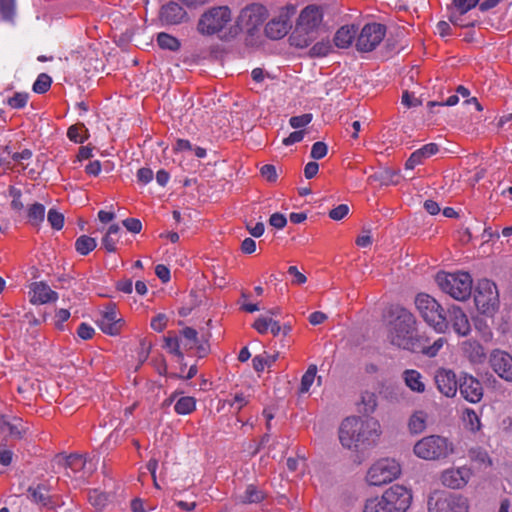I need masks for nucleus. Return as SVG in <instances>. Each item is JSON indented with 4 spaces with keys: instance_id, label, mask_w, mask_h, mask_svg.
Instances as JSON below:
<instances>
[{
    "instance_id": "1",
    "label": "nucleus",
    "mask_w": 512,
    "mask_h": 512,
    "mask_svg": "<svg viewBox=\"0 0 512 512\" xmlns=\"http://www.w3.org/2000/svg\"><path fill=\"white\" fill-rule=\"evenodd\" d=\"M381 434L379 421L372 417H347L339 427L340 443L350 450L358 451L375 446Z\"/></svg>"
},
{
    "instance_id": "2",
    "label": "nucleus",
    "mask_w": 512,
    "mask_h": 512,
    "mask_svg": "<svg viewBox=\"0 0 512 512\" xmlns=\"http://www.w3.org/2000/svg\"><path fill=\"white\" fill-rule=\"evenodd\" d=\"M392 315L393 319L388 326V339L391 344L406 350H417L420 345L417 339L415 316L405 308H396Z\"/></svg>"
},
{
    "instance_id": "3",
    "label": "nucleus",
    "mask_w": 512,
    "mask_h": 512,
    "mask_svg": "<svg viewBox=\"0 0 512 512\" xmlns=\"http://www.w3.org/2000/svg\"><path fill=\"white\" fill-rule=\"evenodd\" d=\"M413 499L412 491L407 487L394 484L381 496L368 498L362 512H407Z\"/></svg>"
},
{
    "instance_id": "4",
    "label": "nucleus",
    "mask_w": 512,
    "mask_h": 512,
    "mask_svg": "<svg viewBox=\"0 0 512 512\" xmlns=\"http://www.w3.org/2000/svg\"><path fill=\"white\" fill-rule=\"evenodd\" d=\"M323 21L320 7L309 5L304 8L298 18L296 28L289 40L298 48L308 47L318 36Z\"/></svg>"
},
{
    "instance_id": "5",
    "label": "nucleus",
    "mask_w": 512,
    "mask_h": 512,
    "mask_svg": "<svg viewBox=\"0 0 512 512\" xmlns=\"http://www.w3.org/2000/svg\"><path fill=\"white\" fill-rule=\"evenodd\" d=\"M416 457L425 461H440L455 453V445L441 435H429L418 440L413 446Z\"/></svg>"
},
{
    "instance_id": "6",
    "label": "nucleus",
    "mask_w": 512,
    "mask_h": 512,
    "mask_svg": "<svg viewBox=\"0 0 512 512\" xmlns=\"http://www.w3.org/2000/svg\"><path fill=\"white\" fill-rule=\"evenodd\" d=\"M415 306L423 320L436 332L445 333L448 330L444 309L433 297L419 293L415 297Z\"/></svg>"
},
{
    "instance_id": "7",
    "label": "nucleus",
    "mask_w": 512,
    "mask_h": 512,
    "mask_svg": "<svg viewBox=\"0 0 512 512\" xmlns=\"http://www.w3.org/2000/svg\"><path fill=\"white\" fill-rule=\"evenodd\" d=\"M436 282L444 293L456 300L464 301L471 295L472 279L466 272L438 273Z\"/></svg>"
},
{
    "instance_id": "8",
    "label": "nucleus",
    "mask_w": 512,
    "mask_h": 512,
    "mask_svg": "<svg viewBox=\"0 0 512 512\" xmlns=\"http://www.w3.org/2000/svg\"><path fill=\"white\" fill-rule=\"evenodd\" d=\"M232 21L228 6H217L204 12L198 21V31L202 35H214L223 32Z\"/></svg>"
},
{
    "instance_id": "9",
    "label": "nucleus",
    "mask_w": 512,
    "mask_h": 512,
    "mask_svg": "<svg viewBox=\"0 0 512 512\" xmlns=\"http://www.w3.org/2000/svg\"><path fill=\"white\" fill-rule=\"evenodd\" d=\"M428 512H469L468 499L460 494L435 491L427 501Z\"/></svg>"
},
{
    "instance_id": "10",
    "label": "nucleus",
    "mask_w": 512,
    "mask_h": 512,
    "mask_svg": "<svg viewBox=\"0 0 512 512\" xmlns=\"http://www.w3.org/2000/svg\"><path fill=\"white\" fill-rule=\"evenodd\" d=\"M401 474V465L391 458L376 461L367 471L366 480L369 485L381 486L397 479Z\"/></svg>"
},
{
    "instance_id": "11",
    "label": "nucleus",
    "mask_w": 512,
    "mask_h": 512,
    "mask_svg": "<svg viewBox=\"0 0 512 512\" xmlns=\"http://www.w3.org/2000/svg\"><path fill=\"white\" fill-rule=\"evenodd\" d=\"M386 34V27L380 23L366 24L356 42V47L361 52L374 50L383 40Z\"/></svg>"
},
{
    "instance_id": "12",
    "label": "nucleus",
    "mask_w": 512,
    "mask_h": 512,
    "mask_svg": "<svg viewBox=\"0 0 512 512\" xmlns=\"http://www.w3.org/2000/svg\"><path fill=\"white\" fill-rule=\"evenodd\" d=\"M267 9L261 4H252L244 8L239 16L238 25L248 34L254 32L263 24L267 18Z\"/></svg>"
},
{
    "instance_id": "13",
    "label": "nucleus",
    "mask_w": 512,
    "mask_h": 512,
    "mask_svg": "<svg viewBox=\"0 0 512 512\" xmlns=\"http://www.w3.org/2000/svg\"><path fill=\"white\" fill-rule=\"evenodd\" d=\"M498 290L496 284L488 279L478 281L474 300L478 309L487 312L498 303Z\"/></svg>"
},
{
    "instance_id": "14",
    "label": "nucleus",
    "mask_w": 512,
    "mask_h": 512,
    "mask_svg": "<svg viewBox=\"0 0 512 512\" xmlns=\"http://www.w3.org/2000/svg\"><path fill=\"white\" fill-rule=\"evenodd\" d=\"M458 389L460 395L468 402L479 403L484 395L482 383L474 376L463 373L459 378Z\"/></svg>"
},
{
    "instance_id": "15",
    "label": "nucleus",
    "mask_w": 512,
    "mask_h": 512,
    "mask_svg": "<svg viewBox=\"0 0 512 512\" xmlns=\"http://www.w3.org/2000/svg\"><path fill=\"white\" fill-rule=\"evenodd\" d=\"M472 476V471L466 466L452 467L441 473V483L450 489H462L467 485Z\"/></svg>"
},
{
    "instance_id": "16",
    "label": "nucleus",
    "mask_w": 512,
    "mask_h": 512,
    "mask_svg": "<svg viewBox=\"0 0 512 512\" xmlns=\"http://www.w3.org/2000/svg\"><path fill=\"white\" fill-rule=\"evenodd\" d=\"M490 363L493 371L502 379L512 382V357L500 350L492 352Z\"/></svg>"
},
{
    "instance_id": "17",
    "label": "nucleus",
    "mask_w": 512,
    "mask_h": 512,
    "mask_svg": "<svg viewBox=\"0 0 512 512\" xmlns=\"http://www.w3.org/2000/svg\"><path fill=\"white\" fill-rule=\"evenodd\" d=\"M437 389L446 397L452 398L458 391L459 380L452 370L439 369L435 374Z\"/></svg>"
},
{
    "instance_id": "18",
    "label": "nucleus",
    "mask_w": 512,
    "mask_h": 512,
    "mask_svg": "<svg viewBox=\"0 0 512 512\" xmlns=\"http://www.w3.org/2000/svg\"><path fill=\"white\" fill-rule=\"evenodd\" d=\"M98 325L105 334L116 336L120 334L124 326V320L118 317L115 308L111 307L107 308V310L102 314L98 321Z\"/></svg>"
},
{
    "instance_id": "19",
    "label": "nucleus",
    "mask_w": 512,
    "mask_h": 512,
    "mask_svg": "<svg viewBox=\"0 0 512 512\" xmlns=\"http://www.w3.org/2000/svg\"><path fill=\"white\" fill-rule=\"evenodd\" d=\"M447 320L448 325L451 324L454 332L461 337H466L471 332V325L468 320L467 315L463 312V310L457 306H452L448 310Z\"/></svg>"
},
{
    "instance_id": "20",
    "label": "nucleus",
    "mask_w": 512,
    "mask_h": 512,
    "mask_svg": "<svg viewBox=\"0 0 512 512\" xmlns=\"http://www.w3.org/2000/svg\"><path fill=\"white\" fill-rule=\"evenodd\" d=\"M30 302L32 304H46L58 299L57 292L53 291L44 282H34L30 286Z\"/></svg>"
},
{
    "instance_id": "21",
    "label": "nucleus",
    "mask_w": 512,
    "mask_h": 512,
    "mask_svg": "<svg viewBox=\"0 0 512 512\" xmlns=\"http://www.w3.org/2000/svg\"><path fill=\"white\" fill-rule=\"evenodd\" d=\"M67 468L71 469L74 473H79V478L89 477L96 469L95 463L88 460L85 456L79 454H71L66 459Z\"/></svg>"
},
{
    "instance_id": "22",
    "label": "nucleus",
    "mask_w": 512,
    "mask_h": 512,
    "mask_svg": "<svg viewBox=\"0 0 512 512\" xmlns=\"http://www.w3.org/2000/svg\"><path fill=\"white\" fill-rule=\"evenodd\" d=\"M439 147L435 143H429L414 151L405 163V169L412 170L421 164L425 159L435 155Z\"/></svg>"
},
{
    "instance_id": "23",
    "label": "nucleus",
    "mask_w": 512,
    "mask_h": 512,
    "mask_svg": "<svg viewBox=\"0 0 512 512\" xmlns=\"http://www.w3.org/2000/svg\"><path fill=\"white\" fill-rule=\"evenodd\" d=\"M291 28V24L285 16L274 18L265 26L267 37L273 40L283 38Z\"/></svg>"
},
{
    "instance_id": "24",
    "label": "nucleus",
    "mask_w": 512,
    "mask_h": 512,
    "mask_svg": "<svg viewBox=\"0 0 512 512\" xmlns=\"http://www.w3.org/2000/svg\"><path fill=\"white\" fill-rule=\"evenodd\" d=\"M460 348L471 363H482L486 358L484 348L476 340H465L461 343Z\"/></svg>"
},
{
    "instance_id": "25",
    "label": "nucleus",
    "mask_w": 512,
    "mask_h": 512,
    "mask_svg": "<svg viewBox=\"0 0 512 512\" xmlns=\"http://www.w3.org/2000/svg\"><path fill=\"white\" fill-rule=\"evenodd\" d=\"M186 15V11L175 2H169L161 9V19L167 24H179Z\"/></svg>"
},
{
    "instance_id": "26",
    "label": "nucleus",
    "mask_w": 512,
    "mask_h": 512,
    "mask_svg": "<svg viewBox=\"0 0 512 512\" xmlns=\"http://www.w3.org/2000/svg\"><path fill=\"white\" fill-rule=\"evenodd\" d=\"M0 430L2 433L16 439H20L27 431V427L20 418H12L11 420L2 419L0 421Z\"/></svg>"
},
{
    "instance_id": "27",
    "label": "nucleus",
    "mask_w": 512,
    "mask_h": 512,
    "mask_svg": "<svg viewBox=\"0 0 512 512\" xmlns=\"http://www.w3.org/2000/svg\"><path fill=\"white\" fill-rule=\"evenodd\" d=\"M357 29L354 25L339 28L334 36L335 46L341 49L348 48L354 41Z\"/></svg>"
},
{
    "instance_id": "28",
    "label": "nucleus",
    "mask_w": 512,
    "mask_h": 512,
    "mask_svg": "<svg viewBox=\"0 0 512 512\" xmlns=\"http://www.w3.org/2000/svg\"><path fill=\"white\" fill-rule=\"evenodd\" d=\"M267 494L259 487L250 484L245 488V491L238 496V500L243 504H256L265 500Z\"/></svg>"
},
{
    "instance_id": "29",
    "label": "nucleus",
    "mask_w": 512,
    "mask_h": 512,
    "mask_svg": "<svg viewBox=\"0 0 512 512\" xmlns=\"http://www.w3.org/2000/svg\"><path fill=\"white\" fill-rule=\"evenodd\" d=\"M403 378L407 387L417 393L425 391V383L423 382L422 375L413 369H408L403 372Z\"/></svg>"
},
{
    "instance_id": "30",
    "label": "nucleus",
    "mask_w": 512,
    "mask_h": 512,
    "mask_svg": "<svg viewBox=\"0 0 512 512\" xmlns=\"http://www.w3.org/2000/svg\"><path fill=\"white\" fill-rule=\"evenodd\" d=\"M121 228L118 224H112L102 239V245L108 252L116 251V244L120 239Z\"/></svg>"
},
{
    "instance_id": "31",
    "label": "nucleus",
    "mask_w": 512,
    "mask_h": 512,
    "mask_svg": "<svg viewBox=\"0 0 512 512\" xmlns=\"http://www.w3.org/2000/svg\"><path fill=\"white\" fill-rule=\"evenodd\" d=\"M45 217V207L43 204L34 203L27 210L28 223L34 227H38Z\"/></svg>"
},
{
    "instance_id": "32",
    "label": "nucleus",
    "mask_w": 512,
    "mask_h": 512,
    "mask_svg": "<svg viewBox=\"0 0 512 512\" xmlns=\"http://www.w3.org/2000/svg\"><path fill=\"white\" fill-rule=\"evenodd\" d=\"M377 407V396L373 392L365 391L361 394L359 411L364 414H371Z\"/></svg>"
},
{
    "instance_id": "33",
    "label": "nucleus",
    "mask_w": 512,
    "mask_h": 512,
    "mask_svg": "<svg viewBox=\"0 0 512 512\" xmlns=\"http://www.w3.org/2000/svg\"><path fill=\"white\" fill-rule=\"evenodd\" d=\"M427 414L423 411H416L409 419V430L411 433L419 434L426 428Z\"/></svg>"
},
{
    "instance_id": "34",
    "label": "nucleus",
    "mask_w": 512,
    "mask_h": 512,
    "mask_svg": "<svg viewBox=\"0 0 512 512\" xmlns=\"http://www.w3.org/2000/svg\"><path fill=\"white\" fill-rule=\"evenodd\" d=\"M196 409V400L191 396H184L177 400L174 410L179 415H187Z\"/></svg>"
},
{
    "instance_id": "35",
    "label": "nucleus",
    "mask_w": 512,
    "mask_h": 512,
    "mask_svg": "<svg viewBox=\"0 0 512 512\" xmlns=\"http://www.w3.org/2000/svg\"><path fill=\"white\" fill-rule=\"evenodd\" d=\"M97 246L96 240L87 235H82L76 239L75 249L81 255H87Z\"/></svg>"
},
{
    "instance_id": "36",
    "label": "nucleus",
    "mask_w": 512,
    "mask_h": 512,
    "mask_svg": "<svg viewBox=\"0 0 512 512\" xmlns=\"http://www.w3.org/2000/svg\"><path fill=\"white\" fill-rule=\"evenodd\" d=\"M87 128L84 124L79 123L69 127L67 131L68 138L75 143H83L87 139Z\"/></svg>"
},
{
    "instance_id": "37",
    "label": "nucleus",
    "mask_w": 512,
    "mask_h": 512,
    "mask_svg": "<svg viewBox=\"0 0 512 512\" xmlns=\"http://www.w3.org/2000/svg\"><path fill=\"white\" fill-rule=\"evenodd\" d=\"M278 354L268 355L266 353L262 355H257L253 358V368L257 372H262L265 367H270L277 360Z\"/></svg>"
},
{
    "instance_id": "38",
    "label": "nucleus",
    "mask_w": 512,
    "mask_h": 512,
    "mask_svg": "<svg viewBox=\"0 0 512 512\" xmlns=\"http://www.w3.org/2000/svg\"><path fill=\"white\" fill-rule=\"evenodd\" d=\"M317 374V366L311 364L301 378L300 393H307L312 386Z\"/></svg>"
},
{
    "instance_id": "39",
    "label": "nucleus",
    "mask_w": 512,
    "mask_h": 512,
    "mask_svg": "<svg viewBox=\"0 0 512 512\" xmlns=\"http://www.w3.org/2000/svg\"><path fill=\"white\" fill-rule=\"evenodd\" d=\"M332 51V44L329 39H322L315 43L309 50L311 57H325Z\"/></svg>"
},
{
    "instance_id": "40",
    "label": "nucleus",
    "mask_w": 512,
    "mask_h": 512,
    "mask_svg": "<svg viewBox=\"0 0 512 512\" xmlns=\"http://www.w3.org/2000/svg\"><path fill=\"white\" fill-rule=\"evenodd\" d=\"M157 43L162 49L170 51H176L180 47V42L177 38L163 32L158 34Z\"/></svg>"
},
{
    "instance_id": "41",
    "label": "nucleus",
    "mask_w": 512,
    "mask_h": 512,
    "mask_svg": "<svg viewBox=\"0 0 512 512\" xmlns=\"http://www.w3.org/2000/svg\"><path fill=\"white\" fill-rule=\"evenodd\" d=\"M28 493L34 502L41 503L44 506L48 505L49 495L44 486L38 485L35 488L30 487Z\"/></svg>"
},
{
    "instance_id": "42",
    "label": "nucleus",
    "mask_w": 512,
    "mask_h": 512,
    "mask_svg": "<svg viewBox=\"0 0 512 512\" xmlns=\"http://www.w3.org/2000/svg\"><path fill=\"white\" fill-rule=\"evenodd\" d=\"M469 457L472 461L485 467L491 466L492 461L488 453L481 448H473L469 451Z\"/></svg>"
},
{
    "instance_id": "43",
    "label": "nucleus",
    "mask_w": 512,
    "mask_h": 512,
    "mask_svg": "<svg viewBox=\"0 0 512 512\" xmlns=\"http://www.w3.org/2000/svg\"><path fill=\"white\" fill-rule=\"evenodd\" d=\"M51 83V77L45 73H41L33 84V91L35 93L43 94L49 90Z\"/></svg>"
},
{
    "instance_id": "44",
    "label": "nucleus",
    "mask_w": 512,
    "mask_h": 512,
    "mask_svg": "<svg viewBox=\"0 0 512 512\" xmlns=\"http://www.w3.org/2000/svg\"><path fill=\"white\" fill-rule=\"evenodd\" d=\"M107 496L105 493H102L98 490H91L88 493V501L92 506L96 509H102L107 504Z\"/></svg>"
},
{
    "instance_id": "45",
    "label": "nucleus",
    "mask_w": 512,
    "mask_h": 512,
    "mask_svg": "<svg viewBox=\"0 0 512 512\" xmlns=\"http://www.w3.org/2000/svg\"><path fill=\"white\" fill-rule=\"evenodd\" d=\"M463 419L469 425L472 431L480 430V418L473 409H465Z\"/></svg>"
},
{
    "instance_id": "46",
    "label": "nucleus",
    "mask_w": 512,
    "mask_h": 512,
    "mask_svg": "<svg viewBox=\"0 0 512 512\" xmlns=\"http://www.w3.org/2000/svg\"><path fill=\"white\" fill-rule=\"evenodd\" d=\"M47 220L50 223L51 227L56 230L62 229V227L64 225L63 214L58 212L55 209H50L48 211Z\"/></svg>"
},
{
    "instance_id": "47",
    "label": "nucleus",
    "mask_w": 512,
    "mask_h": 512,
    "mask_svg": "<svg viewBox=\"0 0 512 512\" xmlns=\"http://www.w3.org/2000/svg\"><path fill=\"white\" fill-rule=\"evenodd\" d=\"M165 348L179 358H183V353L180 351V340L176 336H167L165 338Z\"/></svg>"
},
{
    "instance_id": "48",
    "label": "nucleus",
    "mask_w": 512,
    "mask_h": 512,
    "mask_svg": "<svg viewBox=\"0 0 512 512\" xmlns=\"http://www.w3.org/2000/svg\"><path fill=\"white\" fill-rule=\"evenodd\" d=\"M312 118L313 116L311 113L293 116L290 118L289 124L292 128L299 129L308 125L312 121Z\"/></svg>"
},
{
    "instance_id": "49",
    "label": "nucleus",
    "mask_w": 512,
    "mask_h": 512,
    "mask_svg": "<svg viewBox=\"0 0 512 512\" xmlns=\"http://www.w3.org/2000/svg\"><path fill=\"white\" fill-rule=\"evenodd\" d=\"M28 101L27 93H15L14 96L10 97L7 101L8 105L14 109L23 108Z\"/></svg>"
},
{
    "instance_id": "50",
    "label": "nucleus",
    "mask_w": 512,
    "mask_h": 512,
    "mask_svg": "<svg viewBox=\"0 0 512 512\" xmlns=\"http://www.w3.org/2000/svg\"><path fill=\"white\" fill-rule=\"evenodd\" d=\"M327 151L328 148L324 142H315L311 148V157L316 160L322 159L327 155Z\"/></svg>"
},
{
    "instance_id": "51",
    "label": "nucleus",
    "mask_w": 512,
    "mask_h": 512,
    "mask_svg": "<svg viewBox=\"0 0 512 512\" xmlns=\"http://www.w3.org/2000/svg\"><path fill=\"white\" fill-rule=\"evenodd\" d=\"M455 7L459 10L460 15H464L466 12L474 8L479 0H454Z\"/></svg>"
},
{
    "instance_id": "52",
    "label": "nucleus",
    "mask_w": 512,
    "mask_h": 512,
    "mask_svg": "<svg viewBox=\"0 0 512 512\" xmlns=\"http://www.w3.org/2000/svg\"><path fill=\"white\" fill-rule=\"evenodd\" d=\"M181 335L189 342V348L196 346L199 342L198 332L194 328L185 327L181 331Z\"/></svg>"
},
{
    "instance_id": "53",
    "label": "nucleus",
    "mask_w": 512,
    "mask_h": 512,
    "mask_svg": "<svg viewBox=\"0 0 512 512\" xmlns=\"http://www.w3.org/2000/svg\"><path fill=\"white\" fill-rule=\"evenodd\" d=\"M446 343L447 340L444 337H440L431 346L425 347L423 351L429 357H434Z\"/></svg>"
},
{
    "instance_id": "54",
    "label": "nucleus",
    "mask_w": 512,
    "mask_h": 512,
    "mask_svg": "<svg viewBox=\"0 0 512 512\" xmlns=\"http://www.w3.org/2000/svg\"><path fill=\"white\" fill-rule=\"evenodd\" d=\"M168 322V318L165 314H158L151 320V328L154 331L161 332L165 329Z\"/></svg>"
},
{
    "instance_id": "55",
    "label": "nucleus",
    "mask_w": 512,
    "mask_h": 512,
    "mask_svg": "<svg viewBox=\"0 0 512 512\" xmlns=\"http://www.w3.org/2000/svg\"><path fill=\"white\" fill-rule=\"evenodd\" d=\"M10 196L12 197L11 207L16 211H20L24 208V204L21 201V191L14 187L10 188Z\"/></svg>"
},
{
    "instance_id": "56",
    "label": "nucleus",
    "mask_w": 512,
    "mask_h": 512,
    "mask_svg": "<svg viewBox=\"0 0 512 512\" xmlns=\"http://www.w3.org/2000/svg\"><path fill=\"white\" fill-rule=\"evenodd\" d=\"M349 212V207L346 204H340L329 212V217L333 220L343 219Z\"/></svg>"
},
{
    "instance_id": "57",
    "label": "nucleus",
    "mask_w": 512,
    "mask_h": 512,
    "mask_svg": "<svg viewBox=\"0 0 512 512\" xmlns=\"http://www.w3.org/2000/svg\"><path fill=\"white\" fill-rule=\"evenodd\" d=\"M288 274L292 277V284L300 285L304 284L307 281V278L304 274H302L296 266H290L288 268Z\"/></svg>"
},
{
    "instance_id": "58",
    "label": "nucleus",
    "mask_w": 512,
    "mask_h": 512,
    "mask_svg": "<svg viewBox=\"0 0 512 512\" xmlns=\"http://www.w3.org/2000/svg\"><path fill=\"white\" fill-rule=\"evenodd\" d=\"M269 224L276 229H283L287 224V219L283 214L277 212L270 216Z\"/></svg>"
},
{
    "instance_id": "59",
    "label": "nucleus",
    "mask_w": 512,
    "mask_h": 512,
    "mask_svg": "<svg viewBox=\"0 0 512 512\" xmlns=\"http://www.w3.org/2000/svg\"><path fill=\"white\" fill-rule=\"evenodd\" d=\"M261 175L269 182H275L277 180V172L274 165L266 164L262 166Z\"/></svg>"
},
{
    "instance_id": "60",
    "label": "nucleus",
    "mask_w": 512,
    "mask_h": 512,
    "mask_svg": "<svg viewBox=\"0 0 512 512\" xmlns=\"http://www.w3.org/2000/svg\"><path fill=\"white\" fill-rule=\"evenodd\" d=\"M94 333V328L86 323H81L77 329L78 336L83 340L91 339Z\"/></svg>"
},
{
    "instance_id": "61",
    "label": "nucleus",
    "mask_w": 512,
    "mask_h": 512,
    "mask_svg": "<svg viewBox=\"0 0 512 512\" xmlns=\"http://www.w3.org/2000/svg\"><path fill=\"white\" fill-rule=\"evenodd\" d=\"M271 320L272 318L259 317L254 322L253 327L257 330L258 333L265 334L269 330Z\"/></svg>"
},
{
    "instance_id": "62",
    "label": "nucleus",
    "mask_w": 512,
    "mask_h": 512,
    "mask_svg": "<svg viewBox=\"0 0 512 512\" xmlns=\"http://www.w3.org/2000/svg\"><path fill=\"white\" fill-rule=\"evenodd\" d=\"M125 228L132 233H139L142 229V223L136 218H127L123 221Z\"/></svg>"
},
{
    "instance_id": "63",
    "label": "nucleus",
    "mask_w": 512,
    "mask_h": 512,
    "mask_svg": "<svg viewBox=\"0 0 512 512\" xmlns=\"http://www.w3.org/2000/svg\"><path fill=\"white\" fill-rule=\"evenodd\" d=\"M248 402H249V400H248V398L244 394L237 393V394H235L232 402L230 403V406L232 408H235V410L238 412L244 406H246L248 404Z\"/></svg>"
},
{
    "instance_id": "64",
    "label": "nucleus",
    "mask_w": 512,
    "mask_h": 512,
    "mask_svg": "<svg viewBox=\"0 0 512 512\" xmlns=\"http://www.w3.org/2000/svg\"><path fill=\"white\" fill-rule=\"evenodd\" d=\"M304 134H305V132L302 131V130L294 131V132L290 133V135L288 137L284 138L282 143L285 146H290V145H293L295 143H298V142L303 140Z\"/></svg>"
}]
</instances>
